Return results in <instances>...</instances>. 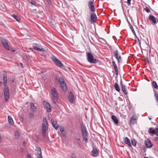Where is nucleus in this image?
Here are the masks:
<instances>
[{"label": "nucleus", "mask_w": 158, "mask_h": 158, "mask_svg": "<svg viewBox=\"0 0 158 158\" xmlns=\"http://www.w3.org/2000/svg\"><path fill=\"white\" fill-rule=\"evenodd\" d=\"M120 84L123 91L124 92L125 94L127 95L128 94V93L127 90V87L125 85L123 84L122 81L121 79L120 80Z\"/></svg>", "instance_id": "9b49d317"}, {"label": "nucleus", "mask_w": 158, "mask_h": 158, "mask_svg": "<svg viewBox=\"0 0 158 158\" xmlns=\"http://www.w3.org/2000/svg\"><path fill=\"white\" fill-rule=\"evenodd\" d=\"M154 97L155 98H158V94H157V93L156 92V90L155 89H154Z\"/></svg>", "instance_id": "e433bc0d"}, {"label": "nucleus", "mask_w": 158, "mask_h": 158, "mask_svg": "<svg viewBox=\"0 0 158 158\" xmlns=\"http://www.w3.org/2000/svg\"><path fill=\"white\" fill-rule=\"evenodd\" d=\"M145 61L146 63L149 64V60L148 57H147L145 59Z\"/></svg>", "instance_id": "ea45409f"}, {"label": "nucleus", "mask_w": 158, "mask_h": 158, "mask_svg": "<svg viewBox=\"0 0 158 158\" xmlns=\"http://www.w3.org/2000/svg\"><path fill=\"white\" fill-rule=\"evenodd\" d=\"M43 105L46 108L47 111L48 112H50L51 109L49 104L47 102L44 101Z\"/></svg>", "instance_id": "ddd939ff"}, {"label": "nucleus", "mask_w": 158, "mask_h": 158, "mask_svg": "<svg viewBox=\"0 0 158 158\" xmlns=\"http://www.w3.org/2000/svg\"><path fill=\"white\" fill-rule=\"evenodd\" d=\"M90 18L91 23H96L97 20V17L95 13H92L91 15Z\"/></svg>", "instance_id": "f3484780"}, {"label": "nucleus", "mask_w": 158, "mask_h": 158, "mask_svg": "<svg viewBox=\"0 0 158 158\" xmlns=\"http://www.w3.org/2000/svg\"><path fill=\"white\" fill-rule=\"evenodd\" d=\"M114 88L115 90L118 92L120 91V88L118 86V85L117 82L115 83L114 85Z\"/></svg>", "instance_id": "cd10ccee"}, {"label": "nucleus", "mask_w": 158, "mask_h": 158, "mask_svg": "<svg viewBox=\"0 0 158 158\" xmlns=\"http://www.w3.org/2000/svg\"><path fill=\"white\" fill-rule=\"evenodd\" d=\"M77 140H78V141H80V139H77Z\"/></svg>", "instance_id": "603ef678"}, {"label": "nucleus", "mask_w": 158, "mask_h": 158, "mask_svg": "<svg viewBox=\"0 0 158 158\" xmlns=\"http://www.w3.org/2000/svg\"><path fill=\"white\" fill-rule=\"evenodd\" d=\"M144 158H149L148 157H144Z\"/></svg>", "instance_id": "6e6d98bb"}, {"label": "nucleus", "mask_w": 158, "mask_h": 158, "mask_svg": "<svg viewBox=\"0 0 158 158\" xmlns=\"http://www.w3.org/2000/svg\"><path fill=\"white\" fill-rule=\"evenodd\" d=\"M156 101V102H157V103H158V100H157Z\"/></svg>", "instance_id": "5fc2aeb1"}, {"label": "nucleus", "mask_w": 158, "mask_h": 158, "mask_svg": "<svg viewBox=\"0 0 158 158\" xmlns=\"http://www.w3.org/2000/svg\"><path fill=\"white\" fill-rule=\"evenodd\" d=\"M47 2L49 4L51 2V0H46Z\"/></svg>", "instance_id": "a18cd8bd"}, {"label": "nucleus", "mask_w": 158, "mask_h": 158, "mask_svg": "<svg viewBox=\"0 0 158 158\" xmlns=\"http://www.w3.org/2000/svg\"><path fill=\"white\" fill-rule=\"evenodd\" d=\"M12 16L15 18L17 21L19 22L20 20V17L18 16L15 15H12Z\"/></svg>", "instance_id": "c85d7f7f"}, {"label": "nucleus", "mask_w": 158, "mask_h": 158, "mask_svg": "<svg viewBox=\"0 0 158 158\" xmlns=\"http://www.w3.org/2000/svg\"><path fill=\"white\" fill-rule=\"evenodd\" d=\"M1 40L5 49L7 50H10V48L6 40L4 38L1 39Z\"/></svg>", "instance_id": "9d476101"}, {"label": "nucleus", "mask_w": 158, "mask_h": 158, "mask_svg": "<svg viewBox=\"0 0 158 158\" xmlns=\"http://www.w3.org/2000/svg\"><path fill=\"white\" fill-rule=\"evenodd\" d=\"M51 91L52 94V100L53 102L55 104L57 102V100L58 97V95L56 90L54 88L52 87L51 88Z\"/></svg>", "instance_id": "f03ea898"}, {"label": "nucleus", "mask_w": 158, "mask_h": 158, "mask_svg": "<svg viewBox=\"0 0 158 158\" xmlns=\"http://www.w3.org/2000/svg\"><path fill=\"white\" fill-rule=\"evenodd\" d=\"M4 95L5 100L6 101H7L9 98V89L7 86H5L4 89Z\"/></svg>", "instance_id": "1a4fd4ad"}, {"label": "nucleus", "mask_w": 158, "mask_h": 158, "mask_svg": "<svg viewBox=\"0 0 158 158\" xmlns=\"http://www.w3.org/2000/svg\"><path fill=\"white\" fill-rule=\"evenodd\" d=\"M155 14L156 15H157L158 17V13H157L156 12H155Z\"/></svg>", "instance_id": "09e8293b"}, {"label": "nucleus", "mask_w": 158, "mask_h": 158, "mask_svg": "<svg viewBox=\"0 0 158 158\" xmlns=\"http://www.w3.org/2000/svg\"><path fill=\"white\" fill-rule=\"evenodd\" d=\"M115 69V70L116 74L117 75H118V69Z\"/></svg>", "instance_id": "37998d69"}, {"label": "nucleus", "mask_w": 158, "mask_h": 158, "mask_svg": "<svg viewBox=\"0 0 158 158\" xmlns=\"http://www.w3.org/2000/svg\"><path fill=\"white\" fill-rule=\"evenodd\" d=\"M71 158H76V156L74 154H72L71 156Z\"/></svg>", "instance_id": "79ce46f5"}, {"label": "nucleus", "mask_w": 158, "mask_h": 158, "mask_svg": "<svg viewBox=\"0 0 158 158\" xmlns=\"http://www.w3.org/2000/svg\"><path fill=\"white\" fill-rule=\"evenodd\" d=\"M19 135V132L18 131H16L15 132V137L16 138H18Z\"/></svg>", "instance_id": "f704fd0d"}, {"label": "nucleus", "mask_w": 158, "mask_h": 158, "mask_svg": "<svg viewBox=\"0 0 158 158\" xmlns=\"http://www.w3.org/2000/svg\"><path fill=\"white\" fill-rule=\"evenodd\" d=\"M51 59L52 60L58 67L61 68L63 66V65L61 61L55 56H52L51 57Z\"/></svg>", "instance_id": "6e6552de"}, {"label": "nucleus", "mask_w": 158, "mask_h": 158, "mask_svg": "<svg viewBox=\"0 0 158 158\" xmlns=\"http://www.w3.org/2000/svg\"><path fill=\"white\" fill-rule=\"evenodd\" d=\"M3 83L5 86H7V74L6 73H3L2 75Z\"/></svg>", "instance_id": "a211bd4d"}, {"label": "nucleus", "mask_w": 158, "mask_h": 158, "mask_svg": "<svg viewBox=\"0 0 158 158\" xmlns=\"http://www.w3.org/2000/svg\"><path fill=\"white\" fill-rule=\"evenodd\" d=\"M87 58L88 61L90 63H96L97 60L94 58V56L90 52L87 53Z\"/></svg>", "instance_id": "39448f33"}, {"label": "nucleus", "mask_w": 158, "mask_h": 158, "mask_svg": "<svg viewBox=\"0 0 158 158\" xmlns=\"http://www.w3.org/2000/svg\"><path fill=\"white\" fill-rule=\"evenodd\" d=\"M131 0H127V3L128 5L129 6H130L131 5Z\"/></svg>", "instance_id": "a19ab883"}, {"label": "nucleus", "mask_w": 158, "mask_h": 158, "mask_svg": "<svg viewBox=\"0 0 158 158\" xmlns=\"http://www.w3.org/2000/svg\"><path fill=\"white\" fill-rule=\"evenodd\" d=\"M32 46L34 49L40 52H44L45 49L42 48V46L40 45L37 43H34L33 44Z\"/></svg>", "instance_id": "423d86ee"}, {"label": "nucleus", "mask_w": 158, "mask_h": 158, "mask_svg": "<svg viewBox=\"0 0 158 158\" xmlns=\"http://www.w3.org/2000/svg\"><path fill=\"white\" fill-rule=\"evenodd\" d=\"M156 101L158 99V98H155Z\"/></svg>", "instance_id": "3c124183"}, {"label": "nucleus", "mask_w": 158, "mask_h": 158, "mask_svg": "<svg viewBox=\"0 0 158 158\" xmlns=\"http://www.w3.org/2000/svg\"><path fill=\"white\" fill-rule=\"evenodd\" d=\"M158 140V137H156V139H155V140L156 141H157V140Z\"/></svg>", "instance_id": "8fccbe9b"}, {"label": "nucleus", "mask_w": 158, "mask_h": 158, "mask_svg": "<svg viewBox=\"0 0 158 158\" xmlns=\"http://www.w3.org/2000/svg\"><path fill=\"white\" fill-rule=\"evenodd\" d=\"M136 116L134 114L130 118V122L131 124H134L136 122V119L135 118Z\"/></svg>", "instance_id": "aec40b11"}, {"label": "nucleus", "mask_w": 158, "mask_h": 158, "mask_svg": "<svg viewBox=\"0 0 158 158\" xmlns=\"http://www.w3.org/2000/svg\"><path fill=\"white\" fill-rule=\"evenodd\" d=\"M55 81L56 83H59L61 89L63 90H66L67 89V86L66 83L64 81V78L62 77H60L59 78L56 77L55 78Z\"/></svg>", "instance_id": "f257e3e1"}, {"label": "nucleus", "mask_w": 158, "mask_h": 158, "mask_svg": "<svg viewBox=\"0 0 158 158\" xmlns=\"http://www.w3.org/2000/svg\"><path fill=\"white\" fill-rule=\"evenodd\" d=\"M149 119L150 120H151V118H149Z\"/></svg>", "instance_id": "864d4df0"}, {"label": "nucleus", "mask_w": 158, "mask_h": 158, "mask_svg": "<svg viewBox=\"0 0 158 158\" xmlns=\"http://www.w3.org/2000/svg\"><path fill=\"white\" fill-rule=\"evenodd\" d=\"M2 85V81H0V86H1Z\"/></svg>", "instance_id": "de8ad7c7"}, {"label": "nucleus", "mask_w": 158, "mask_h": 158, "mask_svg": "<svg viewBox=\"0 0 158 158\" xmlns=\"http://www.w3.org/2000/svg\"><path fill=\"white\" fill-rule=\"evenodd\" d=\"M113 55L114 57L117 59L118 64L121 62L122 60L121 56L119 55L118 52L117 50H115L113 52Z\"/></svg>", "instance_id": "0eeeda50"}, {"label": "nucleus", "mask_w": 158, "mask_h": 158, "mask_svg": "<svg viewBox=\"0 0 158 158\" xmlns=\"http://www.w3.org/2000/svg\"><path fill=\"white\" fill-rule=\"evenodd\" d=\"M20 120L21 122H22L23 120V118L22 117H21L20 118Z\"/></svg>", "instance_id": "49530a36"}, {"label": "nucleus", "mask_w": 158, "mask_h": 158, "mask_svg": "<svg viewBox=\"0 0 158 158\" xmlns=\"http://www.w3.org/2000/svg\"><path fill=\"white\" fill-rule=\"evenodd\" d=\"M81 128L83 140L85 142H87L88 140V136L85 126L84 125L82 124L81 125Z\"/></svg>", "instance_id": "20e7f679"}, {"label": "nucleus", "mask_w": 158, "mask_h": 158, "mask_svg": "<svg viewBox=\"0 0 158 158\" xmlns=\"http://www.w3.org/2000/svg\"><path fill=\"white\" fill-rule=\"evenodd\" d=\"M31 4L34 5H35L36 4L35 2L34 1H31Z\"/></svg>", "instance_id": "c03bdc74"}, {"label": "nucleus", "mask_w": 158, "mask_h": 158, "mask_svg": "<svg viewBox=\"0 0 158 158\" xmlns=\"http://www.w3.org/2000/svg\"><path fill=\"white\" fill-rule=\"evenodd\" d=\"M68 98L71 103H73L74 102V95L72 92H70L69 94Z\"/></svg>", "instance_id": "6ab92c4d"}, {"label": "nucleus", "mask_w": 158, "mask_h": 158, "mask_svg": "<svg viewBox=\"0 0 158 158\" xmlns=\"http://www.w3.org/2000/svg\"><path fill=\"white\" fill-rule=\"evenodd\" d=\"M60 130L61 134L64 135H65L66 134L65 131H64V128L63 127H61L60 128Z\"/></svg>", "instance_id": "c756f323"}, {"label": "nucleus", "mask_w": 158, "mask_h": 158, "mask_svg": "<svg viewBox=\"0 0 158 158\" xmlns=\"http://www.w3.org/2000/svg\"><path fill=\"white\" fill-rule=\"evenodd\" d=\"M92 156L94 157L97 156L98 155V153L96 149H93L92 151Z\"/></svg>", "instance_id": "4be33fe9"}, {"label": "nucleus", "mask_w": 158, "mask_h": 158, "mask_svg": "<svg viewBox=\"0 0 158 158\" xmlns=\"http://www.w3.org/2000/svg\"><path fill=\"white\" fill-rule=\"evenodd\" d=\"M144 10L145 11L148 13H149L150 11V10L149 9V8L147 7H146L144 8Z\"/></svg>", "instance_id": "4c0bfd02"}, {"label": "nucleus", "mask_w": 158, "mask_h": 158, "mask_svg": "<svg viewBox=\"0 0 158 158\" xmlns=\"http://www.w3.org/2000/svg\"><path fill=\"white\" fill-rule=\"evenodd\" d=\"M148 19L150 22L154 24L156 23V20L154 16L152 15H150L148 17Z\"/></svg>", "instance_id": "dca6fc26"}, {"label": "nucleus", "mask_w": 158, "mask_h": 158, "mask_svg": "<svg viewBox=\"0 0 158 158\" xmlns=\"http://www.w3.org/2000/svg\"><path fill=\"white\" fill-rule=\"evenodd\" d=\"M35 150L37 152L38 155H41V154H42L41 150L40 147H36Z\"/></svg>", "instance_id": "bb28decb"}, {"label": "nucleus", "mask_w": 158, "mask_h": 158, "mask_svg": "<svg viewBox=\"0 0 158 158\" xmlns=\"http://www.w3.org/2000/svg\"><path fill=\"white\" fill-rule=\"evenodd\" d=\"M149 133L156 135V132L155 131V130H153L152 128H149Z\"/></svg>", "instance_id": "7c9ffc66"}, {"label": "nucleus", "mask_w": 158, "mask_h": 158, "mask_svg": "<svg viewBox=\"0 0 158 158\" xmlns=\"http://www.w3.org/2000/svg\"><path fill=\"white\" fill-rule=\"evenodd\" d=\"M8 118L9 124L11 125H13L14 122L12 117L10 116H8Z\"/></svg>", "instance_id": "a878e982"}, {"label": "nucleus", "mask_w": 158, "mask_h": 158, "mask_svg": "<svg viewBox=\"0 0 158 158\" xmlns=\"http://www.w3.org/2000/svg\"><path fill=\"white\" fill-rule=\"evenodd\" d=\"M156 135L158 136V125L155 128Z\"/></svg>", "instance_id": "c9c22d12"}, {"label": "nucleus", "mask_w": 158, "mask_h": 158, "mask_svg": "<svg viewBox=\"0 0 158 158\" xmlns=\"http://www.w3.org/2000/svg\"><path fill=\"white\" fill-rule=\"evenodd\" d=\"M29 117L31 118H34V114L32 113H30L29 114Z\"/></svg>", "instance_id": "58836bf2"}, {"label": "nucleus", "mask_w": 158, "mask_h": 158, "mask_svg": "<svg viewBox=\"0 0 158 158\" xmlns=\"http://www.w3.org/2000/svg\"><path fill=\"white\" fill-rule=\"evenodd\" d=\"M152 86H154V88H155V89H157L158 88V85L156 81H153L152 82Z\"/></svg>", "instance_id": "2f4dec72"}, {"label": "nucleus", "mask_w": 158, "mask_h": 158, "mask_svg": "<svg viewBox=\"0 0 158 158\" xmlns=\"http://www.w3.org/2000/svg\"><path fill=\"white\" fill-rule=\"evenodd\" d=\"M145 144L146 147L148 148H150L153 146V145L149 139H147L145 140Z\"/></svg>", "instance_id": "2eb2a0df"}, {"label": "nucleus", "mask_w": 158, "mask_h": 158, "mask_svg": "<svg viewBox=\"0 0 158 158\" xmlns=\"http://www.w3.org/2000/svg\"><path fill=\"white\" fill-rule=\"evenodd\" d=\"M30 107L31 110L33 112H35L36 110V107L35 106L33 102L30 103Z\"/></svg>", "instance_id": "b1692460"}, {"label": "nucleus", "mask_w": 158, "mask_h": 158, "mask_svg": "<svg viewBox=\"0 0 158 158\" xmlns=\"http://www.w3.org/2000/svg\"><path fill=\"white\" fill-rule=\"evenodd\" d=\"M131 143L133 146H135L136 145V142L134 139H133L131 140Z\"/></svg>", "instance_id": "473e14b6"}, {"label": "nucleus", "mask_w": 158, "mask_h": 158, "mask_svg": "<svg viewBox=\"0 0 158 158\" xmlns=\"http://www.w3.org/2000/svg\"><path fill=\"white\" fill-rule=\"evenodd\" d=\"M48 124L47 119L46 118L44 117L43 119V122L42 126V132L43 136L45 137L46 136V128Z\"/></svg>", "instance_id": "7ed1b4c3"}, {"label": "nucleus", "mask_w": 158, "mask_h": 158, "mask_svg": "<svg viewBox=\"0 0 158 158\" xmlns=\"http://www.w3.org/2000/svg\"><path fill=\"white\" fill-rule=\"evenodd\" d=\"M123 141L124 142V143L127 144L129 146H131V145L130 143V140L127 137H126V138H125L124 139Z\"/></svg>", "instance_id": "412c9836"}, {"label": "nucleus", "mask_w": 158, "mask_h": 158, "mask_svg": "<svg viewBox=\"0 0 158 158\" xmlns=\"http://www.w3.org/2000/svg\"><path fill=\"white\" fill-rule=\"evenodd\" d=\"M51 123L53 127L55 130H57L58 128V126L56 120L55 119L52 118L51 119Z\"/></svg>", "instance_id": "4468645a"}, {"label": "nucleus", "mask_w": 158, "mask_h": 158, "mask_svg": "<svg viewBox=\"0 0 158 158\" xmlns=\"http://www.w3.org/2000/svg\"><path fill=\"white\" fill-rule=\"evenodd\" d=\"M112 63L114 69H118L117 67L115 64V61H113L112 62Z\"/></svg>", "instance_id": "72a5a7b5"}, {"label": "nucleus", "mask_w": 158, "mask_h": 158, "mask_svg": "<svg viewBox=\"0 0 158 158\" xmlns=\"http://www.w3.org/2000/svg\"><path fill=\"white\" fill-rule=\"evenodd\" d=\"M23 144L25 143V142H23Z\"/></svg>", "instance_id": "4d7b16f0"}, {"label": "nucleus", "mask_w": 158, "mask_h": 158, "mask_svg": "<svg viewBox=\"0 0 158 158\" xmlns=\"http://www.w3.org/2000/svg\"><path fill=\"white\" fill-rule=\"evenodd\" d=\"M21 64L22 65V63H21Z\"/></svg>", "instance_id": "13d9d810"}, {"label": "nucleus", "mask_w": 158, "mask_h": 158, "mask_svg": "<svg viewBox=\"0 0 158 158\" xmlns=\"http://www.w3.org/2000/svg\"><path fill=\"white\" fill-rule=\"evenodd\" d=\"M111 118L116 124L118 123V119L114 115H112L111 116Z\"/></svg>", "instance_id": "393cba45"}, {"label": "nucleus", "mask_w": 158, "mask_h": 158, "mask_svg": "<svg viewBox=\"0 0 158 158\" xmlns=\"http://www.w3.org/2000/svg\"><path fill=\"white\" fill-rule=\"evenodd\" d=\"M127 22L128 23L129 27L130 28L132 32L134 35H136V34L135 32V31L133 29L132 26L130 22L128 21V20H127Z\"/></svg>", "instance_id": "5701e85b"}, {"label": "nucleus", "mask_w": 158, "mask_h": 158, "mask_svg": "<svg viewBox=\"0 0 158 158\" xmlns=\"http://www.w3.org/2000/svg\"><path fill=\"white\" fill-rule=\"evenodd\" d=\"M88 6L89 9L91 12H94L95 11L94 2H89Z\"/></svg>", "instance_id": "f8f14e48"}]
</instances>
